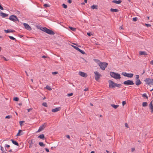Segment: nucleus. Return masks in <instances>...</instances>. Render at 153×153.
I'll return each mask as SVG.
<instances>
[{"instance_id":"1","label":"nucleus","mask_w":153,"mask_h":153,"mask_svg":"<svg viewBox=\"0 0 153 153\" xmlns=\"http://www.w3.org/2000/svg\"><path fill=\"white\" fill-rule=\"evenodd\" d=\"M40 30L43 31L47 33L50 35H54V32L52 30H51L46 27H41Z\"/></svg>"},{"instance_id":"2","label":"nucleus","mask_w":153,"mask_h":153,"mask_svg":"<svg viewBox=\"0 0 153 153\" xmlns=\"http://www.w3.org/2000/svg\"><path fill=\"white\" fill-rule=\"evenodd\" d=\"M110 74L111 77L116 79H120L121 78L120 75L117 73L111 72Z\"/></svg>"},{"instance_id":"3","label":"nucleus","mask_w":153,"mask_h":153,"mask_svg":"<svg viewBox=\"0 0 153 153\" xmlns=\"http://www.w3.org/2000/svg\"><path fill=\"white\" fill-rule=\"evenodd\" d=\"M98 64L101 69L102 70H105L108 65L107 62H100Z\"/></svg>"},{"instance_id":"4","label":"nucleus","mask_w":153,"mask_h":153,"mask_svg":"<svg viewBox=\"0 0 153 153\" xmlns=\"http://www.w3.org/2000/svg\"><path fill=\"white\" fill-rule=\"evenodd\" d=\"M144 81L147 85L149 86L153 85V79L147 78L144 80Z\"/></svg>"},{"instance_id":"5","label":"nucleus","mask_w":153,"mask_h":153,"mask_svg":"<svg viewBox=\"0 0 153 153\" xmlns=\"http://www.w3.org/2000/svg\"><path fill=\"white\" fill-rule=\"evenodd\" d=\"M108 82L109 83V88H110L114 89L115 88V82L110 80L108 81Z\"/></svg>"},{"instance_id":"6","label":"nucleus","mask_w":153,"mask_h":153,"mask_svg":"<svg viewBox=\"0 0 153 153\" xmlns=\"http://www.w3.org/2000/svg\"><path fill=\"white\" fill-rule=\"evenodd\" d=\"M9 19L14 22L17 21H19V19L17 17L14 15H12L10 16L9 17Z\"/></svg>"},{"instance_id":"7","label":"nucleus","mask_w":153,"mask_h":153,"mask_svg":"<svg viewBox=\"0 0 153 153\" xmlns=\"http://www.w3.org/2000/svg\"><path fill=\"white\" fill-rule=\"evenodd\" d=\"M122 74L125 76H126L128 77L131 78L132 77L134 74L132 73H127L126 72H123L122 73Z\"/></svg>"},{"instance_id":"8","label":"nucleus","mask_w":153,"mask_h":153,"mask_svg":"<svg viewBox=\"0 0 153 153\" xmlns=\"http://www.w3.org/2000/svg\"><path fill=\"white\" fill-rule=\"evenodd\" d=\"M94 74L95 75L94 76L95 79L96 81H97L102 76L97 71H95Z\"/></svg>"},{"instance_id":"9","label":"nucleus","mask_w":153,"mask_h":153,"mask_svg":"<svg viewBox=\"0 0 153 153\" xmlns=\"http://www.w3.org/2000/svg\"><path fill=\"white\" fill-rule=\"evenodd\" d=\"M123 84L125 85H134V83L133 82V81L130 80H127L123 82Z\"/></svg>"},{"instance_id":"10","label":"nucleus","mask_w":153,"mask_h":153,"mask_svg":"<svg viewBox=\"0 0 153 153\" xmlns=\"http://www.w3.org/2000/svg\"><path fill=\"white\" fill-rule=\"evenodd\" d=\"M73 47L74 49H75L77 50V51H79L81 53L83 54H85V52L83 51L82 50H81L79 48L73 45H71Z\"/></svg>"},{"instance_id":"11","label":"nucleus","mask_w":153,"mask_h":153,"mask_svg":"<svg viewBox=\"0 0 153 153\" xmlns=\"http://www.w3.org/2000/svg\"><path fill=\"white\" fill-rule=\"evenodd\" d=\"M46 126V124L45 123L43 124L41 126H40L39 128V129L37 131V132H39L41 131H42L43 130H44V128Z\"/></svg>"},{"instance_id":"12","label":"nucleus","mask_w":153,"mask_h":153,"mask_svg":"<svg viewBox=\"0 0 153 153\" xmlns=\"http://www.w3.org/2000/svg\"><path fill=\"white\" fill-rule=\"evenodd\" d=\"M23 25H24L25 29L27 30H31V28L28 24L26 23H24L23 24Z\"/></svg>"},{"instance_id":"13","label":"nucleus","mask_w":153,"mask_h":153,"mask_svg":"<svg viewBox=\"0 0 153 153\" xmlns=\"http://www.w3.org/2000/svg\"><path fill=\"white\" fill-rule=\"evenodd\" d=\"M79 74L80 76L84 77L87 76V75L86 74L82 71L79 72Z\"/></svg>"},{"instance_id":"14","label":"nucleus","mask_w":153,"mask_h":153,"mask_svg":"<svg viewBox=\"0 0 153 153\" xmlns=\"http://www.w3.org/2000/svg\"><path fill=\"white\" fill-rule=\"evenodd\" d=\"M61 109V108L60 107L56 108H55L53 109L52 110V112H56L57 111H59Z\"/></svg>"},{"instance_id":"15","label":"nucleus","mask_w":153,"mask_h":153,"mask_svg":"<svg viewBox=\"0 0 153 153\" xmlns=\"http://www.w3.org/2000/svg\"><path fill=\"white\" fill-rule=\"evenodd\" d=\"M4 31L6 33H14L15 32V31L14 30L12 29L4 30Z\"/></svg>"},{"instance_id":"16","label":"nucleus","mask_w":153,"mask_h":153,"mask_svg":"<svg viewBox=\"0 0 153 153\" xmlns=\"http://www.w3.org/2000/svg\"><path fill=\"white\" fill-rule=\"evenodd\" d=\"M152 101L149 104V107L150 110H151V112H153V106L152 103Z\"/></svg>"},{"instance_id":"17","label":"nucleus","mask_w":153,"mask_h":153,"mask_svg":"<svg viewBox=\"0 0 153 153\" xmlns=\"http://www.w3.org/2000/svg\"><path fill=\"white\" fill-rule=\"evenodd\" d=\"M142 82L140 81V79L136 80L135 81V84L136 85L138 86L140 85Z\"/></svg>"},{"instance_id":"18","label":"nucleus","mask_w":153,"mask_h":153,"mask_svg":"<svg viewBox=\"0 0 153 153\" xmlns=\"http://www.w3.org/2000/svg\"><path fill=\"white\" fill-rule=\"evenodd\" d=\"M112 2L113 3L117 4H120L121 2L122 1L121 0H119L118 1H117L115 0H113L112 1Z\"/></svg>"},{"instance_id":"19","label":"nucleus","mask_w":153,"mask_h":153,"mask_svg":"<svg viewBox=\"0 0 153 153\" xmlns=\"http://www.w3.org/2000/svg\"><path fill=\"white\" fill-rule=\"evenodd\" d=\"M139 55H147V53L146 52L144 51H140L139 52Z\"/></svg>"},{"instance_id":"20","label":"nucleus","mask_w":153,"mask_h":153,"mask_svg":"<svg viewBox=\"0 0 153 153\" xmlns=\"http://www.w3.org/2000/svg\"><path fill=\"white\" fill-rule=\"evenodd\" d=\"M0 16L3 17L5 18L8 16V14L3 12H1L0 13Z\"/></svg>"},{"instance_id":"21","label":"nucleus","mask_w":153,"mask_h":153,"mask_svg":"<svg viewBox=\"0 0 153 153\" xmlns=\"http://www.w3.org/2000/svg\"><path fill=\"white\" fill-rule=\"evenodd\" d=\"M91 8L93 9H98V5H93L91 7Z\"/></svg>"},{"instance_id":"22","label":"nucleus","mask_w":153,"mask_h":153,"mask_svg":"<svg viewBox=\"0 0 153 153\" xmlns=\"http://www.w3.org/2000/svg\"><path fill=\"white\" fill-rule=\"evenodd\" d=\"M11 141L12 143H13V144H14L17 146H19V143L16 141L14 140L13 139H11Z\"/></svg>"},{"instance_id":"23","label":"nucleus","mask_w":153,"mask_h":153,"mask_svg":"<svg viewBox=\"0 0 153 153\" xmlns=\"http://www.w3.org/2000/svg\"><path fill=\"white\" fill-rule=\"evenodd\" d=\"M33 140H29L28 142V143L30 144V145L29 146V148H31L33 146Z\"/></svg>"},{"instance_id":"24","label":"nucleus","mask_w":153,"mask_h":153,"mask_svg":"<svg viewBox=\"0 0 153 153\" xmlns=\"http://www.w3.org/2000/svg\"><path fill=\"white\" fill-rule=\"evenodd\" d=\"M110 10L111 12H117L119 11V10L117 9L111 8Z\"/></svg>"},{"instance_id":"25","label":"nucleus","mask_w":153,"mask_h":153,"mask_svg":"<svg viewBox=\"0 0 153 153\" xmlns=\"http://www.w3.org/2000/svg\"><path fill=\"white\" fill-rule=\"evenodd\" d=\"M22 131L21 130H19L18 131V132L16 136H19L21 135H22L23 134V133H20Z\"/></svg>"},{"instance_id":"26","label":"nucleus","mask_w":153,"mask_h":153,"mask_svg":"<svg viewBox=\"0 0 153 153\" xmlns=\"http://www.w3.org/2000/svg\"><path fill=\"white\" fill-rule=\"evenodd\" d=\"M122 86V85L120 84H117V83H115V88L116 87H117L118 88H120L121 86Z\"/></svg>"},{"instance_id":"27","label":"nucleus","mask_w":153,"mask_h":153,"mask_svg":"<svg viewBox=\"0 0 153 153\" xmlns=\"http://www.w3.org/2000/svg\"><path fill=\"white\" fill-rule=\"evenodd\" d=\"M111 106L113 108H114L115 109L117 108L119 106V105H116L114 104H111Z\"/></svg>"},{"instance_id":"28","label":"nucleus","mask_w":153,"mask_h":153,"mask_svg":"<svg viewBox=\"0 0 153 153\" xmlns=\"http://www.w3.org/2000/svg\"><path fill=\"white\" fill-rule=\"evenodd\" d=\"M38 138L42 139H43L45 138L44 135L43 134H40L38 137Z\"/></svg>"},{"instance_id":"29","label":"nucleus","mask_w":153,"mask_h":153,"mask_svg":"<svg viewBox=\"0 0 153 153\" xmlns=\"http://www.w3.org/2000/svg\"><path fill=\"white\" fill-rule=\"evenodd\" d=\"M69 28L72 31H75L76 30V28H75L72 27L70 26H69Z\"/></svg>"},{"instance_id":"30","label":"nucleus","mask_w":153,"mask_h":153,"mask_svg":"<svg viewBox=\"0 0 153 153\" xmlns=\"http://www.w3.org/2000/svg\"><path fill=\"white\" fill-rule=\"evenodd\" d=\"M142 105L143 107L147 106L148 105V103L147 102H144L142 103Z\"/></svg>"},{"instance_id":"31","label":"nucleus","mask_w":153,"mask_h":153,"mask_svg":"<svg viewBox=\"0 0 153 153\" xmlns=\"http://www.w3.org/2000/svg\"><path fill=\"white\" fill-rule=\"evenodd\" d=\"M10 147V146L9 145L5 144L4 145V147L5 148V150L6 151H7V150L6 149V148H9Z\"/></svg>"},{"instance_id":"32","label":"nucleus","mask_w":153,"mask_h":153,"mask_svg":"<svg viewBox=\"0 0 153 153\" xmlns=\"http://www.w3.org/2000/svg\"><path fill=\"white\" fill-rule=\"evenodd\" d=\"M46 89L49 90V91H51L52 90V89L51 88V87L48 85H47L46 86Z\"/></svg>"},{"instance_id":"33","label":"nucleus","mask_w":153,"mask_h":153,"mask_svg":"<svg viewBox=\"0 0 153 153\" xmlns=\"http://www.w3.org/2000/svg\"><path fill=\"white\" fill-rule=\"evenodd\" d=\"M39 145L41 146H45V144L42 142H40L39 143Z\"/></svg>"},{"instance_id":"34","label":"nucleus","mask_w":153,"mask_h":153,"mask_svg":"<svg viewBox=\"0 0 153 153\" xmlns=\"http://www.w3.org/2000/svg\"><path fill=\"white\" fill-rule=\"evenodd\" d=\"M1 58L3 59L5 61H7L8 60V59H7L5 57L3 56H1Z\"/></svg>"},{"instance_id":"35","label":"nucleus","mask_w":153,"mask_h":153,"mask_svg":"<svg viewBox=\"0 0 153 153\" xmlns=\"http://www.w3.org/2000/svg\"><path fill=\"white\" fill-rule=\"evenodd\" d=\"M19 100V98L17 97H15L14 98L13 100L15 101H16L17 102Z\"/></svg>"},{"instance_id":"36","label":"nucleus","mask_w":153,"mask_h":153,"mask_svg":"<svg viewBox=\"0 0 153 153\" xmlns=\"http://www.w3.org/2000/svg\"><path fill=\"white\" fill-rule=\"evenodd\" d=\"M142 96L143 97H146L147 99H148V97H147L146 94V93L143 94L142 95Z\"/></svg>"},{"instance_id":"37","label":"nucleus","mask_w":153,"mask_h":153,"mask_svg":"<svg viewBox=\"0 0 153 153\" xmlns=\"http://www.w3.org/2000/svg\"><path fill=\"white\" fill-rule=\"evenodd\" d=\"M8 37H9V38L11 39H12V40H16V39L15 38H14V37H13V36H9Z\"/></svg>"},{"instance_id":"38","label":"nucleus","mask_w":153,"mask_h":153,"mask_svg":"<svg viewBox=\"0 0 153 153\" xmlns=\"http://www.w3.org/2000/svg\"><path fill=\"white\" fill-rule=\"evenodd\" d=\"M62 6L63 7L65 8V9H66L67 8V5L65 4H62Z\"/></svg>"},{"instance_id":"39","label":"nucleus","mask_w":153,"mask_h":153,"mask_svg":"<svg viewBox=\"0 0 153 153\" xmlns=\"http://www.w3.org/2000/svg\"><path fill=\"white\" fill-rule=\"evenodd\" d=\"M42 105H43L45 107H47V103L46 102H43L42 103Z\"/></svg>"},{"instance_id":"40","label":"nucleus","mask_w":153,"mask_h":153,"mask_svg":"<svg viewBox=\"0 0 153 153\" xmlns=\"http://www.w3.org/2000/svg\"><path fill=\"white\" fill-rule=\"evenodd\" d=\"M12 116L11 115H7V116L5 118L6 119H10L11 117Z\"/></svg>"},{"instance_id":"41","label":"nucleus","mask_w":153,"mask_h":153,"mask_svg":"<svg viewBox=\"0 0 153 153\" xmlns=\"http://www.w3.org/2000/svg\"><path fill=\"white\" fill-rule=\"evenodd\" d=\"M73 94V93H70L68 94H67V96L68 97H70L72 96Z\"/></svg>"},{"instance_id":"42","label":"nucleus","mask_w":153,"mask_h":153,"mask_svg":"<svg viewBox=\"0 0 153 153\" xmlns=\"http://www.w3.org/2000/svg\"><path fill=\"white\" fill-rule=\"evenodd\" d=\"M139 76L138 75H136V77H135V79H136V80H138V79H139Z\"/></svg>"},{"instance_id":"43","label":"nucleus","mask_w":153,"mask_h":153,"mask_svg":"<svg viewBox=\"0 0 153 153\" xmlns=\"http://www.w3.org/2000/svg\"><path fill=\"white\" fill-rule=\"evenodd\" d=\"M137 18L136 17H134L133 18V20L134 21H137Z\"/></svg>"},{"instance_id":"44","label":"nucleus","mask_w":153,"mask_h":153,"mask_svg":"<svg viewBox=\"0 0 153 153\" xmlns=\"http://www.w3.org/2000/svg\"><path fill=\"white\" fill-rule=\"evenodd\" d=\"M58 74V72L57 71L52 72V74L53 75L56 74Z\"/></svg>"},{"instance_id":"45","label":"nucleus","mask_w":153,"mask_h":153,"mask_svg":"<svg viewBox=\"0 0 153 153\" xmlns=\"http://www.w3.org/2000/svg\"><path fill=\"white\" fill-rule=\"evenodd\" d=\"M45 7H49V4H45L44 5H43Z\"/></svg>"},{"instance_id":"46","label":"nucleus","mask_w":153,"mask_h":153,"mask_svg":"<svg viewBox=\"0 0 153 153\" xmlns=\"http://www.w3.org/2000/svg\"><path fill=\"white\" fill-rule=\"evenodd\" d=\"M126 101H123L122 102V105L123 106H124L126 104Z\"/></svg>"},{"instance_id":"47","label":"nucleus","mask_w":153,"mask_h":153,"mask_svg":"<svg viewBox=\"0 0 153 153\" xmlns=\"http://www.w3.org/2000/svg\"><path fill=\"white\" fill-rule=\"evenodd\" d=\"M24 122H25L24 121H19V123L20 125L21 126H22V124L23 123H24Z\"/></svg>"},{"instance_id":"48","label":"nucleus","mask_w":153,"mask_h":153,"mask_svg":"<svg viewBox=\"0 0 153 153\" xmlns=\"http://www.w3.org/2000/svg\"><path fill=\"white\" fill-rule=\"evenodd\" d=\"M66 137L68 139L70 140V136L69 135H67L66 136Z\"/></svg>"},{"instance_id":"49","label":"nucleus","mask_w":153,"mask_h":153,"mask_svg":"<svg viewBox=\"0 0 153 153\" xmlns=\"http://www.w3.org/2000/svg\"><path fill=\"white\" fill-rule=\"evenodd\" d=\"M146 25L147 27H149L151 26V25L150 24H146Z\"/></svg>"},{"instance_id":"50","label":"nucleus","mask_w":153,"mask_h":153,"mask_svg":"<svg viewBox=\"0 0 153 153\" xmlns=\"http://www.w3.org/2000/svg\"><path fill=\"white\" fill-rule=\"evenodd\" d=\"M0 149L2 151H3V150H4V148L3 147H2L1 146H0Z\"/></svg>"},{"instance_id":"51","label":"nucleus","mask_w":153,"mask_h":153,"mask_svg":"<svg viewBox=\"0 0 153 153\" xmlns=\"http://www.w3.org/2000/svg\"><path fill=\"white\" fill-rule=\"evenodd\" d=\"M68 3H69V4H71L72 3V0H68Z\"/></svg>"},{"instance_id":"52","label":"nucleus","mask_w":153,"mask_h":153,"mask_svg":"<svg viewBox=\"0 0 153 153\" xmlns=\"http://www.w3.org/2000/svg\"><path fill=\"white\" fill-rule=\"evenodd\" d=\"M45 150L47 152H49V150L48 149H47V148H45Z\"/></svg>"},{"instance_id":"53","label":"nucleus","mask_w":153,"mask_h":153,"mask_svg":"<svg viewBox=\"0 0 153 153\" xmlns=\"http://www.w3.org/2000/svg\"><path fill=\"white\" fill-rule=\"evenodd\" d=\"M32 108H29L27 109V111H28V112H29L31 110H32Z\"/></svg>"},{"instance_id":"54","label":"nucleus","mask_w":153,"mask_h":153,"mask_svg":"<svg viewBox=\"0 0 153 153\" xmlns=\"http://www.w3.org/2000/svg\"><path fill=\"white\" fill-rule=\"evenodd\" d=\"M16 13L17 14H19L20 13V11L17 10L16 11Z\"/></svg>"},{"instance_id":"55","label":"nucleus","mask_w":153,"mask_h":153,"mask_svg":"<svg viewBox=\"0 0 153 153\" xmlns=\"http://www.w3.org/2000/svg\"><path fill=\"white\" fill-rule=\"evenodd\" d=\"M0 9L1 10H3L4 9L3 7H2V6L0 4Z\"/></svg>"},{"instance_id":"56","label":"nucleus","mask_w":153,"mask_h":153,"mask_svg":"<svg viewBox=\"0 0 153 153\" xmlns=\"http://www.w3.org/2000/svg\"><path fill=\"white\" fill-rule=\"evenodd\" d=\"M125 126L126 127L128 128V124L127 123H125Z\"/></svg>"},{"instance_id":"57","label":"nucleus","mask_w":153,"mask_h":153,"mask_svg":"<svg viewBox=\"0 0 153 153\" xmlns=\"http://www.w3.org/2000/svg\"><path fill=\"white\" fill-rule=\"evenodd\" d=\"M87 34L89 36H90L91 35V33H87Z\"/></svg>"},{"instance_id":"58","label":"nucleus","mask_w":153,"mask_h":153,"mask_svg":"<svg viewBox=\"0 0 153 153\" xmlns=\"http://www.w3.org/2000/svg\"><path fill=\"white\" fill-rule=\"evenodd\" d=\"M135 150V149L134 148H132L131 149V151L132 152L134 151Z\"/></svg>"},{"instance_id":"59","label":"nucleus","mask_w":153,"mask_h":153,"mask_svg":"<svg viewBox=\"0 0 153 153\" xmlns=\"http://www.w3.org/2000/svg\"><path fill=\"white\" fill-rule=\"evenodd\" d=\"M88 88H85L84 90V91H88Z\"/></svg>"},{"instance_id":"60","label":"nucleus","mask_w":153,"mask_h":153,"mask_svg":"<svg viewBox=\"0 0 153 153\" xmlns=\"http://www.w3.org/2000/svg\"><path fill=\"white\" fill-rule=\"evenodd\" d=\"M150 63L152 64V65H153V60H152V61L151 62H150Z\"/></svg>"},{"instance_id":"61","label":"nucleus","mask_w":153,"mask_h":153,"mask_svg":"<svg viewBox=\"0 0 153 153\" xmlns=\"http://www.w3.org/2000/svg\"><path fill=\"white\" fill-rule=\"evenodd\" d=\"M42 57L43 58H46V56H45L44 55L42 56Z\"/></svg>"},{"instance_id":"62","label":"nucleus","mask_w":153,"mask_h":153,"mask_svg":"<svg viewBox=\"0 0 153 153\" xmlns=\"http://www.w3.org/2000/svg\"><path fill=\"white\" fill-rule=\"evenodd\" d=\"M84 1L85 3H86L87 2V0H84Z\"/></svg>"},{"instance_id":"63","label":"nucleus","mask_w":153,"mask_h":153,"mask_svg":"<svg viewBox=\"0 0 153 153\" xmlns=\"http://www.w3.org/2000/svg\"><path fill=\"white\" fill-rule=\"evenodd\" d=\"M8 152H12V149H10V150H9L8 151Z\"/></svg>"},{"instance_id":"64","label":"nucleus","mask_w":153,"mask_h":153,"mask_svg":"<svg viewBox=\"0 0 153 153\" xmlns=\"http://www.w3.org/2000/svg\"><path fill=\"white\" fill-rule=\"evenodd\" d=\"M95 152L94 151H91L90 153H94Z\"/></svg>"}]
</instances>
